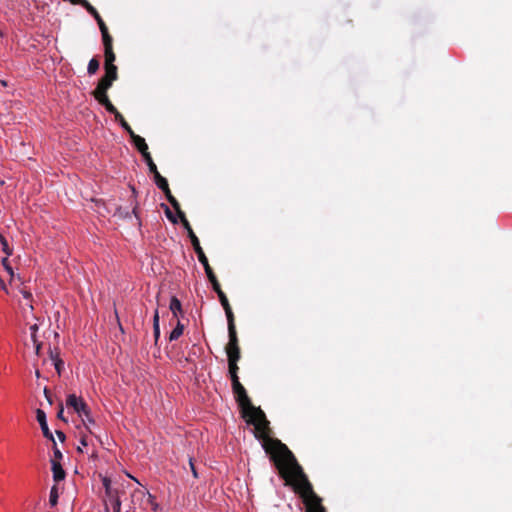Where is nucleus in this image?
Returning a JSON list of instances; mask_svg holds the SVG:
<instances>
[{
    "label": "nucleus",
    "mask_w": 512,
    "mask_h": 512,
    "mask_svg": "<svg viewBox=\"0 0 512 512\" xmlns=\"http://www.w3.org/2000/svg\"><path fill=\"white\" fill-rule=\"evenodd\" d=\"M133 214L137 217V207L133 208Z\"/></svg>",
    "instance_id": "obj_45"
},
{
    "label": "nucleus",
    "mask_w": 512,
    "mask_h": 512,
    "mask_svg": "<svg viewBox=\"0 0 512 512\" xmlns=\"http://www.w3.org/2000/svg\"><path fill=\"white\" fill-rule=\"evenodd\" d=\"M87 12L93 16V18L97 21L99 28L102 27V24H105L97 10L87 1V4L83 6Z\"/></svg>",
    "instance_id": "obj_17"
},
{
    "label": "nucleus",
    "mask_w": 512,
    "mask_h": 512,
    "mask_svg": "<svg viewBox=\"0 0 512 512\" xmlns=\"http://www.w3.org/2000/svg\"><path fill=\"white\" fill-rule=\"evenodd\" d=\"M184 331V325L178 320L175 328L170 332L169 340L175 341L179 339Z\"/></svg>",
    "instance_id": "obj_19"
},
{
    "label": "nucleus",
    "mask_w": 512,
    "mask_h": 512,
    "mask_svg": "<svg viewBox=\"0 0 512 512\" xmlns=\"http://www.w3.org/2000/svg\"><path fill=\"white\" fill-rule=\"evenodd\" d=\"M138 492H139L140 494L144 495V491H142V490H138Z\"/></svg>",
    "instance_id": "obj_48"
},
{
    "label": "nucleus",
    "mask_w": 512,
    "mask_h": 512,
    "mask_svg": "<svg viewBox=\"0 0 512 512\" xmlns=\"http://www.w3.org/2000/svg\"><path fill=\"white\" fill-rule=\"evenodd\" d=\"M50 357H51V360L53 361V364H54V367L58 373V375L61 374V370L63 368V361L59 358V355L57 352H53L50 350Z\"/></svg>",
    "instance_id": "obj_20"
},
{
    "label": "nucleus",
    "mask_w": 512,
    "mask_h": 512,
    "mask_svg": "<svg viewBox=\"0 0 512 512\" xmlns=\"http://www.w3.org/2000/svg\"><path fill=\"white\" fill-rule=\"evenodd\" d=\"M112 85L109 83V81H101L99 80V83L94 91V97L96 100L100 103L101 101L105 100V98H108L107 96V90Z\"/></svg>",
    "instance_id": "obj_9"
},
{
    "label": "nucleus",
    "mask_w": 512,
    "mask_h": 512,
    "mask_svg": "<svg viewBox=\"0 0 512 512\" xmlns=\"http://www.w3.org/2000/svg\"><path fill=\"white\" fill-rule=\"evenodd\" d=\"M104 56H105V65H114V61H115L116 57L113 52V49H105Z\"/></svg>",
    "instance_id": "obj_32"
},
{
    "label": "nucleus",
    "mask_w": 512,
    "mask_h": 512,
    "mask_svg": "<svg viewBox=\"0 0 512 512\" xmlns=\"http://www.w3.org/2000/svg\"><path fill=\"white\" fill-rule=\"evenodd\" d=\"M102 34V40L105 49H112V37L108 32V28L106 24H102V27L99 28Z\"/></svg>",
    "instance_id": "obj_15"
},
{
    "label": "nucleus",
    "mask_w": 512,
    "mask_h": 512,
    "mask_svg": "<svg viewBox=\"0 0 512 512\" xmlns=\"http://www.w3.org/2000/svg\"><path fill=\"white\" fill-rule=\"evenodd\" d=\"M148 500L149 503L154 511H157L159 509V504L155 501V497L148 493Z\"/></svg>",
    "instance_id": "obj_34"
},
{
    "label": "nucleus",
    "mask_w": 512,
    "mask_h": 512,
    "mask_svg": "<svg viewBox=\"0 0 512 512\" xmlns=\"http://www.w3.org/2000/svg\"><path fill=\"white\" fill-rule=\"evenodd\" d=\"M131 139L136 146V148L139 150V152L143 155L148 154V145L145 142V139L142 138L139 135H136L135 133L131 136Z\"/></svg>",
    "instance_id": "obj_12"
},
{
    "label": "nucleus",
    "mask_w": 512,
    "mask_h": 512,
    "mask_svg": "<svg viewBox=\"0 0 512 512\" xmlns=\"http://www.w3.org/2000/svg\"><path fill=\"white\" fill-rule=\"evenodd\" d=\"M191 244H192V246L194 248L195 253L197 254L199 262L203 265L204 270L205 271L210 270L211 267L209 265L208 259H207L206 255H205L203 249L200 246V242H199V239L197 238V236H193L192 237Z\"/></svg>",
    "instance_id": "obj_6"
},
{
    "label": "nucleus",
    "mask_w": 512,
    "mask_h": 512,
    "mask_svg": "<svg viewBox=\"0 0 512 512\" xmlns=\"http://www.w3.org/2000/svg\"><path fill=\"white\" fill-rule=\"evenodd\" d=\"M54 457H55V459H61L62 458V453L56 447L54 448Z\"/></svg>",
    "instance_id": "obj_40"
},
{
    "label": "nucleus",
    "mask_w": 512,
    "mask_h": 512,
    "mask_svg": "<svg viewBox=\"0 0 512 512\" xmlns=\"http://www.w3.org/2000/svg\"><path fill=\"white\" fill-rule=\"evenodd\" d=\"M38 325L37 324H33L29 327V331H30V339L33 343V346L35 348V353L36 355H39L40 354V350H41V346H42V342H40L38 340V336H37V332H38Z\"/></svg>",
    "instance_id": "obj_10"
},
{
    "label": "nucleus",
    "mask_w": 512,
    "mask_h": 512,
    "mask_svg": "<svg viewBox=\"0 0 512 512\" xmlns=\"http://www.w3.org/2000/svg\"><path fill=\"white\" fill-rule=\"evenodd\" d=\"M153 334L155 338V342L158 341L160 337V326H159V313L158 309L155 310L154 316H153Z\"/></svg>",
    "instance_id": "obj_25"
},
{
    "label": "nucleus",
    "mask_w": 512,
    "mask_h": 512,
    "mask_svg": "<svg viewBox=\"0 0 512 512\" xmlns=\"http://www.w3.org/2000/svg\"><path fill=\"white\" fill-rule=\"evenodd\" d=\"M58 488L56 486H53L50 490L49 494V503L52 507L57 505L58 502Z\"/></svg>",
    "instance_id": "obj_31"
},
{
    "label": "nucleus",
    "mask_w": 512,
    "mask_h": 512,
    "mask_svg": "<svg viewBox=\"0 0 512 512\" xmlns=\"http://www.w3.org/2000/svg\"><path fill=\"white\" fill-rule=\"evenodd\" d=\"M117 79V67L115 65H105V75L100 80L109 81L112 85L113 81Z\"/></svg>",
    "instance_id": "obj_13"
},
{
    "label": "nucleus",
    "mask_w": 512,
    "mask_h": 512,
    "mask_svg": "<svg viewBox=\"0 0 512 512\" xmlns=\"http://www.w3.org/2000/svg\"><path fill=\"white\" fill-rule=\"evenodd\" d=\"M80 444L81 446L83 447H86L88 445V440H87V437L86 436H82L81 439H80Z\"/></svg>",
    "instance_id": "obj_41"
},
{
    "label": "nucleus",
    "mask_w": 512,
    "mask_h": 512,
    "mask_svg": "<svg viewBox=\"0 0 512 512\" xmlns=\"http://www.w3.org/2000/svg\"><path fill=\"white\" fill-rule=\"evenodd\" d=\"M66 406L68 409H73L79 417H82V414L87 413V410L89 409L82 397H78L75 394H69L67 396Z\"/></svg>",
    "instance_id": "obj_4"
},
{
    "label": "nucleus",
    "mask_w": 512,
    "mask_h": 512,
    "mask_svg": "<svg viewBox=\"0 0 512 512\" xmlns=\"http://www.w3.org/2000/svg\"><path fill=\"white\" fill-rule=\"evenodd\" d=\"M166 217L174 224L177 223V218L174 216V214L169 210V208H166L165 211Z\"/></svg>",
    "instance_id": "obj_36"
},
{
    "label": "nucleus",
    "mask_w": 512,
    "mask_h": 512,
    "mask_svg": "<svg viewBox=\"0 0 512 512\" xmlns=\"http://www.w3.org/2000/svg\"><path fill=\"white\" fill-rule=\"evenodd\" d=\"M229 374H230L232 386L235 385L236 383H239V378H238L237 372L229 373Z\"/></svg>",
    "instance_id": "obj_38"
},
{
    "label": "nucleus",
    "mask_w": 512,
    "mask_h": 512,
    "mask_svg": "<svg viewBox=\"0 0 512 512\" xmlns=\"http://www.w3.org/2000/svg\"><path fill=\"white\" fill-rule=\"evenodd\" d=\"M164 193H165L166 198L169 201V203L173 206V208L177 211V213H179V211H181L180 205H179L178 201L176 200V198L171 194L170 189L168 188L166 191H164Z\"/></svg>",
    "instance_id": "obj_28"
},
{
    "label": "nucleus",
    "mask_w": 512,
    "mask_h": 512,
    "mask_svg": "<svg viewBox=\"0 0 512 512\" xmlns=\"http://www.w3.org/2000/svg\"><path fill=\"white\" fill-rule=\"evenodd\" d=\"M81 420H82V424L83 426L85 427V429L91 434L93 435L94 432L92 431L91 429V425H95V420L93 419V417L91 416V412H90V409L87 410V413H83L82 414V417H80Z\"/></svg>",
    "instance_id": "obj_14"
},
{
    "label": "nucleus",
    "mask_w": 512,
    "mask_h": 512,
    "mask_svg": "<svg viewBox=\"0 0 512 512\" xmlns=\"http://www.w3.org/2000/svg\"><path fill=\"white\" fill-rule=\"evenodd\" d=\"M103 486L105 488V491H106V494L108 497L112 496L115 494L116 491H113L110 487V480L107 479V478H104L103 479Z\"/></svg>",
    "instance_id": "obj_33"
},
{
    "label": "nucleus",
    "mask_w": 512,
    "mask_h": 512,
    "mask_svg": "<svg viewBox=\"0 0 512 512\" xmlns=\"http://www.w3.org/2000/svg\"><path fill=\"white\" fill-rule=\"evenodd\" d=\"M229 343L226 347L228 361L237 362L240 358V349L238 346V338L235 327L228 328Z\"/></svg>",
    "instance_id": "obj_3"
},
{
    "label": "nucleus",
    "mask_w": 512,
    "mask_h": 512,
    "mask_svg": "<svg viewBox=\"0 0 512 512\" xmlns=\"http://www.w3.org/2000/svg\"><path fill=\"white\" fill-rule=\"evenodd\" d=\"M242 411L244 417L247 419V423L252 424L260 435H266L269 422L261 408L254 407L252 403H250V406H245L242 408Z\"/></svg>",
    "instance_id": "obj_2"
},
{
    "label": "nucleus",
    "mask_w": 512,
    "mask_h": 512,
    "mask_svg": "<svg viewBox=\"0 0 512 512\" xmlns=\"http://www.w3.org/2000/svg\"><path fill=\"white\" fill-rule=\"evenodd\" d=\"M229 373H234L238 371L237 362L228 361Z\"/></svg>",
    "instance_id": "obj_37"
},
{
    "label": "nucleus",
    "mask_w": 512,
    "mask_h": 512,
    "mask_svg": "<svg viewBox=\"0 0 512 512\" xmlns=\"http://www.w3.org/2000/svg\"><path fill=\"white\" fill-rule=\"evenodd\" d=\"M56 433H57L58 438H59L61 441H64V440H65V434H64L62 431H56Z\"/></svg>",
    "instance_id": "obj_43"
},
{
    "label": "nucleus",
    "mask_w": 512,
    "mask_h": 512,
    "mask_svg": "<svg viewBox=\"0 0 512 512\" xmlns=\"http://www.w3.org/2000/svg\"><path fill=\"white\" fill-rule=\"evenodd\" d=\"M101 105L105 107V109L109 112L117 116V113H120L116 107L110 102L109 98H105V100L100 102Z\"/></svg>",
    "instance_id": "obj_30"
},
{
    "label": "nucleus",
    "mask_w": 512,
    "mask_h": 512,
    "mask_svg": "<svg viewBox=\"0 0 512 512\" xmlns=\"http://www.w3.org/2000/svg\"><path fill=\"white\" fill-rule=\"evenodd\" d=\"M72 4L84 6L87 4V0H69Z\"/></svg>",
    "instance_id": "obj_39"
},
{
    "label": "nucleus",
    "mask_w": 512,
    "mask_h": 512,
    "mask_svg": "<svg viewBox=\"0 0 512 512\" xmlns=\"http://www.w3.org/2000/svg\"><path fill=\"white\" fill-rule=\"evenodd\" d=\"M178 216L180 217L181 222H182L184 228L187 230L188 237L190 238V241L192 242V237L196 236V235L193 232V230H192L188 220L186 219L184 212L179 211Z\"/></svg>",
    "instance_id": "obj_24"
},
{
    "label": "nucleus",
    "mask_w": 512,
    "mask_h": 512,
    "mask_svg": "<svg viewBox=\"0 0 512 512\" xmlns=\"http://www.w3.org/2000/svg\"><path fill=\"white\" fill-rule=\"evenodd\" d=\"M169 309L171 310L174 317H178L179 313H182V304L177 297H172L170 300Z\"/></svg>",
    "instance_id": "obj_16"
},
{
    "label": "nucleus",
    "mask_w": 512,
    "mask_h": 512,
    "mask_svg": "<svg viewBox=\"0 0 512 512\" xmlns=\"http://www.w3.org/2000/svg\"><path fill=\"white\" fill-rule=\"evenodd\" d=\"M154 180L157 187L161 189L163 192L169 188L166 178L162 177L159 172H156V174H154Z\"/></svg>",
    "instance_id": "obj_21"
},
{
    "label": "nucleus",
    "mask_w": 512,
    "mask_h": 512,
    "mask_svg": "<svg viewBox=\"0 0 512 512\" xmlns=\"http://www.w3.org/2000/svg\"><path fill=\"white\" fill-rule=\"evenodd\" d=\"M189 466H190V469H191V472H192L194 478H198V473H197V470H196V467H195L192 457L189 458Z\"/></svg>",
    "instance_id": "obj_35"
},
{
    "label": "nucleus",
    "mask_w": 512,
    "mask_h": 512,
    "mask_svg": "<svg viewBox=\"0 0 512 512\" xmlns=\"http://www.w3.org/2000/svg\"><path fill=\"white\" fill-rule=\"evenodd\" d=\"M0 36H2V33L0 32Z\"/></svg>",
    "instance_id": "obj_49"
},
{
    "label": "nucleus",
    "mask_w": 512,
    "mask_h": 512,
    "mask_svg": "<svg viewBox=\"0 0 512 512\" xmlns=\"http://www.w3.org/2000/svg\"><path fill=\"white\" fill-rule=\"evenodd\" d=\"M99 66H100V63H99L98 59L95 57L92 58L88 63V67H87L88 74L94 75L98 71Z\"/></svg>",
    "instance_id": "obj_27"
},
{
    "label": "nucleus",
    "mask_w": 512,
    "mask_h": 512,
    "mask_svg": "<svg viewBox=\"0 0 512 512\" xmlns=\"http://www.w3.org/2000/svg\"><path fill=\"white\" fill-rule=\"evenodd\" d=\"M206 275H207V278L208 280L210 281V283L212 284V288L213 290L217 293V295L219 294V291H222L221 287H220V284L212 270V268L210 270H207L205 271Z\"/></svg>",
    "instance_id": "obj_18"
},
{
    "label": "nucleus",
    "mask_w": 512,
    "mask_h": 512,
    "mask_svg": "<svg viewBox=\"0 0 512 512\" xmlns=\"http://www.w3.org/2000/svg\"><path fill=\"white\" fill-rule=\"evenodd\" d=\"M143 158H144V161L146 162V164H147V166L149 168V171L151 173H153V175L156 174V172H158L157 166L153 162V159H152L150 153L143 155Z\"/></svg>",
    "instance_id": "obj_29"
},
{
    "label": "nucleus",
    "mask_w": 512,
    "mask_h": 512,
    "mask_svg": "<svg viewBox=\"0 0 512 512\" xmlns=\"http://www.w3.org/2000/svg\"><path fill=\"white\" fill-rule=\"evenodd\" d=\"M0 283L2 285V288L5 289V285L2 283V281L0 280Z\"/></svg>",
    "instance_id": "obj_46"
},
{
    "label": "nucleus",
    "mask_w": 512,
    "mask_h": 512,
    "mask_svg": "<svg viewBox=\"0 0 512 512\" xmlns=\"http://www.w3.org/2000/svg\"><path fill=\"white\" fill-rule=\"evenodd\" d=\"M52 473H53V479L55 482H59V481H62L64 478H65V471L64 469L62 468L61 464L56 461V460H52Z\"/></svg>",
    "instance_id": "obj_11"
},
{
    "label": "nucleus",
    "mask_w": 512,
    "mask_h": 512,
    "mask_svg": "<svg viewBox=\"0 0 512 512\" xmlns=\"http://www.w3.org/2000/svg\"><path fill=\"white\" fill-rule=\"evenodd\" d=\"M218 298H219V301H220L222 307L225 310V314H226L227 322H228V328L235 327L234 315H233L232 309L230 307L229 301H228L225 293L223 291H219Z\"/></svg>",
    "instance_id": "obj_7"
},
{
    "label": "nucleus",
    "mask_w": 512,
    "mask_h": 512,
    "mask_svg": "<svg viewBox=\"0 0 512 512\" xmlns=\"http://www.w3.org/2000/svg\"><path fill=\"white\" fill-rule=\"evenodd\" d=\"M111 508L113 512H121V500L117 492L109 497Z\"/></svg>",
    "instance_id": "obj_22"
},
{
    "label": "nucleus",
    "mask_w": 512,
    "mask_h": 512,
    "mask_svg": "<svg viewBox=\"0 0 512 512\" xmlns=\"http://www.w3.org/2000/svg\"><path fill=\"white\" fill-rule=\"evenodd\" d=\"M285 450V454L279 462L280 473L305 498L308 512H325L320 499L313 492L312 485L294 455L286 447Z\"/></svg>",
    "instance_id": "obj_1"
},
{
    "label": "nucleus",
    "mask_w": 512,
    "mask_h": 512,
    "mask_svg": "<svg viewBox=\"0 0 512 512\" xmlns=\"http://www.w3.org/2000/svg\"><path fill=\"white\" fill-rule=\"evenodd\" d=\"M63 413H64V409H63V406H61V407H60V410H59V411H58V413H57V417H58V418H60V419H62V420H64V421H66V420L64 419V417H63Z\"/></svg>",
    "instance_id": "obj_42"
},
{
    "label": "nucleus",
    "mask_w": 512,
    "mask_h": 512,
    "mask_svg": "<svg viewBox=\"0 0 512 512\" xmlns=\"http://www.w3.org/2000/svg\"><path fill=\"white\" fill-rule=\"evenodd\" d=\"M115 120L118 121L119 124L121 125V127L124 128L128 132L130 137L134 134V131L132 130L130 125L126 122V120L124 119V117L122 116L121 113H117Z\"/></svg>",
    "instance_id": "obj_26"
},
{
    "label": "nucleus",
    "mask_w": 512,
    "mask_h": 512,
    "mask_svg": "<svg viewBox=\"0 0 512 512\" xmlns=\"http://www.w3.org/2000/svg\"><path fill=\"white\" fill-rule=\"evenodd\" d=\"M178 216L180 217L181 222H182L184 228L187 230L188 237L190 238V241L192 242V237L196 236V235L193 232V230H192L188 220L186 219L184 212L179 211Z\"/></svg>",
    "instance_id": "obj_23"
},
{
    "label": "nucleus",
    "mask_w": 512,
    "mask_h": 512,
    "mask_svg": "<svg viewBox=\"0 0 512 512\" xmlns=\"http://www.w3.org/2000/svg\"><path fill=\"white\" fill-rule=\"evenodd\" d=\"M133 480H135V482L139 483L138 482V479H135L134 477L130 476Z\"/></svg>",
    "instance_id": "obj_47"
},
{
    "label": "nucleus",
    "mask_w": 512,
    "mask_h": 512,
    "mask_svg": "<svg viewBox=\"0 0 512 512\" xmlns=\"http://www.w3.org/2000/svg\"><path fill=\"white\" fill-rule=\"evenodd\" d=\"M22 294H23V297L27 300H29L32 297L31 293L27 292V291H22Z\"/></svg>",
    "instance_id": "obj_44"
},
{
    "label": "nucleus",
    "mask_w": 512,
    "mask_h": 512,
    "mask_svg": "<svg viewBox=\"0 0 512 512\" xmlns=\"http://www.w3.org/2000/svg\"><path fill=\"white\" fill-rule=\"evenodd\" d=\"M232 390L241 408H244L245 406H250L251 401L246 393L245 388L240 382L233 385Z\"/></svg>",
    "instance_id": "obj_5"
},
{
    "label": "nucleus",
    "mask_w": 512,
    "mask_h": 512,
    "mask_svg": "<svg viewBox=\"0 0 512 512\" xmlns=\"http://www.w3.org/2000/svg\"><path fill=\"white\" fill-rule=\"evenodd\" d=\"M36 419H37L38 423L40 424V427H41L44 437H46L49 440L54 442L53 434L48 428L47 421H46V414L43 410L37 409Z\"/></svg>",
    "instance_id": "obj_8"
}]
</instances>
